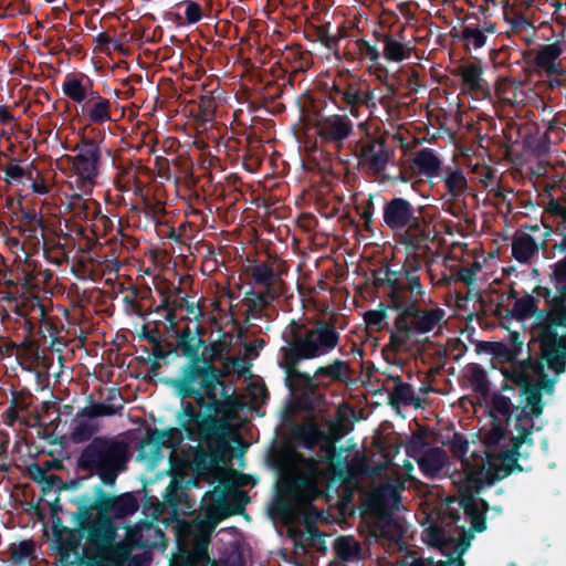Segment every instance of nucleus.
I'll list each match as a JSON object with an SVG mask.
<instances>
[{
	"mask_svg": "<svg viewBox=\"0 0 566 566\" xmlns=\"http://www.w3.org/2000/svg\"><path fill=\"white\" fill-rule=\"evenodd\" d=\"M348 264H335V281L331 289L332 301L340 311L331 321L316 319L297 322L292 319L289 324L290 339L287 345L281 347L280 367L286 374V386L294 392L302 390L304 398L314 395L317 385L308 373L300 371L297 366L302 360L313 359L334 349L338 344L336 328H343L340 318L348 319L354 308V297L346 284L348 280Z\"/></svg>",
	"mask_w": 566,
	"mask_h": 566,
	"instance_id": "nucleus-1",
	"label": "nucleus"
},
{
	"mask_svg": "<svg viewBox=\"0 0 566 566\" xmlns=\"http://www.w3.org/2000/svg\"><path fill=\"white\" fill-rule=\"evenodd\" d=\"M239 409L240 403L228 391V387L206 397L205 401L200 398V406L190 408L191 417L200 420V429L208 433L214 447L212 452H207L201 447L197 448L193 462L198 469L208 470L224 461L233 432L231 422L238 416Z\"/></svg>",
	"mask_w": 566,
	"mask_h": 566,
	"instance_id": "nucleus-2",
	"label": "nucleus"
},
{
	"mask_svg": "<svg viewBox=\"0 0 566 566\" xmlns=\"http://www.w3.org/2000/svg\"><path fill=\"white\" fill-rule=\"evenodd\" d=\"M382 468H370L371 474L377 478V485L369 492L361 505V524L375 537H386L397 542L402 534L401 525L394 521L390 512L399 502V488L406 480L412 479L413 465L405 461L402 472L386 470Z\"/></svg>",
	"mask_w": 566,
	"mask_h": 566,
	"instance_id": "nucleus-3",
	"label": "nucleus"
},
{
	"mask_svg": "<svg viewBox=\"0 0 566 566\" xmlns=\"http://www.w3.org/2000/svg\"><path fill=\"white\" fill-rule=\"evenodd\" d=\"M336 31H329L331 23L318 25L315 30L317 40L334 51L339 64L328 92L331 102L340 111H348L354 116V74L349 67L354 61L352 48L354 35V17L342 13L335 15Z\"/></svg>",
	"mask_w": 566,
	"mask_h": 566,
	"instance_id": "nucleus-4",
	"label": "nucleus"
},
{
	"mask_svg": "<svg viewBox=\"0 0 566 566\" xmlns=\"http://www.w3.org/2000/svg\"><path fill=\"white\" fill-rule=\"evenodd\" d=\"M469 443L455 436L451 441V450L461 460L463 471L459 482L461 483V500L459 505L470 516L472 528L476 532L485 530L481 510L485 507L483 501L474 499L483 485H491L495 481L506 476L505 470L486 468L485 459L476 453L475 449L469 450Z\"/></svg>",
	"mask_w": 566,
	"mask_h": 566,
	"instance_id": "nucleus-5",
	"label": "nucleus"
},
{
	"mask_svg": "<svg viewBox=\"0 0 566 566\" xmlns=\"http://www.w3.org/2000/svg\"><path fill=\"white\" fill-rule=\"evenodd\" d=\"M129 457V444L119 436H96L80 451L76 471L85 478L97 476L102 485L113 486L127 470Z\"/></svg>",
	"mask_w": 566,
	"mask_h": 566,
	"instance_id": "nucleus-6",
	"label": "nucleus"
},
{
	"mask_svg": "<svg viewBox=\"0 0 566 566\" xmlns=\"http://www.w3.org/2000/svg\"><path fill=\"white\" fill-rule=\"evenodd\" d=\"M544 365L537 364L534 367L522 366L516 376V380L525 388L522 407H516L511 411V401L504 396L496 395L493 398L494 409L507 416V424L512 429V440L517 447L527 440L533 428V417L542 413L541 396L537 387L546 386V375L543 373Z\"/></svg>",
	"mask_w": 566,
	"mask_h": 566,
	"instance_id": "nucleus-7",
	"label": "nucleus"
},
{
	"mask_svg": "<svg viewBox=\"0 0 566 566\" xmlns=\"http://www.w3.org/2000/svg\"><path fill=\"white\" fill-rule=\"evenodd\" d=\"M244 496L245 493L242 491L234 493V497L242 499ZM209 500V507L206 511L208 520L188 524L186 527L187 541L190 544L189 549L196 551L199 556L209 554L208 547L211 542V535L218 522L230 515L241 513L245 504V501L240 500L233 507H230L226 491L220 489L212 491Z\"/></svg>",
	"mask_w": 566,
	"mask_h": 566,
	"instance_id": "nucleus-8",
	"label": "nucleus"
},
{
	"mask_svg": "<svg viewBox=\"0 0 566 566\" xmlns=\"http://www.w3.org/2000/svg\"><path fill=\"white\" fill-rule=\"evenodd\" d=\"M319 469L313 460L304 471H297L283 481L285 492L300 504L306 507L305 523L311 538L321 537L322 534L312 525L322 517L323 512L313 505V502L323 495L317 485Z\"/></svg>",
	"mask_w": 566,
	"mask_h": 566,
	"instance_id": "nucleus-9",
	"label": "nucleus"
},
{
	"mask_svg": "<svg viewBox=\"0 0 566 566\" xmlns=\"http://www.w3.org/2000/svg\"><path fill=\"white\" fill-rule=\"evenodd\" d=\"M105 485L95 484L92 493L82 494V515L85 518L92 516L94 510H99L103 514L112 518L115 524L128 525L125 521L127 516L133 515L139 509L138 499L130 492L118 495L108 493Z\"/></svg>",
	"mask_w": 566,
	"mask_h": 566,
	"instance_id": "nucleus-10",
	"label": "nucleus"
},
{
	"mask_svg": "<svg viewBox=\"0 0 566 566\" xmlns=\"http://www.w3.org/2000/svg\"><path fill=\"white\" fill-rule=\"evenodd\" d=\"M72 503L76 505L77 510L70 512V515L82 535H85L87 544L94 552L99 547L112 544L117 538L118 531L126 527L124 524H115L112 518L99 510H94L96 512L94 517L92 515L85 518L80 514L82 513V495L72 499Z\"/></svg>",
	"mask_w": 566,
	"mask_h": 566,
	"instance_id": "nucleus-11",
	"label": "nucleus"
},
{
	"mask_svg": "<svg viewBox=\"0 0 566 566\" xmlns=\"http://www.w3.org/2000/svg\"><path fill=\"white\" fill-rule=\"evenodd\" d=\"M195 408L191 401L180 402V409L176 413V422L178 427L165 429L166 449H178L185 439L205 444L207 452H212L214 447L210 441L207 432L200 429L198 418L191 417L189 410Z\"/></svg>",
	"mask_w": 566,
	"mask_h": 566,
	"instance_id": "nucleus-12",
	"label": "nucleus"
},
{
	"mask_svg": "<svg viewBox=\"0 0 566 566\" xmlns=\"http://www.w3.org/2000/svg\"><path fill=\"white\" fill-rule=\"evenodd\" d=\"M206 371L202 360L192 359L181 366L179 375L176 378H167L164 380L171 387L175 394L180 398V402L192 399V405L200 406V398L206 400L207 382Z\"/></svg>",
	"mask_w": 566,
	"mask_h": 566,
	"instance_id": "nucleus-13",
	"label": "nucleus"
},
{
	"mask_svg": "<svg viewBox=\"0 0 566 566\" xmlns=\"http://www.w3.org/2000/svg\"><path fill=\"white\" fill-rule=\"evenodd\" d=\"M76 155L69 156L72 169L76 176L77 187L84 192H91L96 184L101 150L98 144H76Z\"/></svg>",
	"mask_w": 566,
	"mask_h": 566,
	"instance_id": "nucleus-14",
	"label": "nucleus"
},
{
	"mask_svg": "<svg viewBox=\"0 0 566 566\" xmlns=\"http://www.w3.org/2000/svg\"><path fill=\"white\" fill-rule=\"evenodd\" d=\"M223 103H226V92L219 84L212 88H209V85L202 86L195 117L198 132L210 130L207 135V139L210 142H221V136L216 134L213 127L217 108Z\"/></svg>",
	"mask_w": 566,
	"mask_h": 566,
	"instance_id": "nucleus-15",
	"label": "nucleus"
},
{
	"mask_svg": "<svg viewBox=\"0 0 566 566\" xmlns=\"http://www.w3.org/2000/svg\"><path fill=\"white\" fill-rule=\"evenodd\" d=\"M49 506L52 516L53 535L59 552L62 555H69L72 552L75 553L80 545V539L83 536L81 531L78 528L72 530L63 525L62 520L59 517V513L63 511L59 496H55L52 502H49ZM75 527L77 526L75 525Z\"/></svg>",
	"mask_w": 566,
	"mask_h": 566,
	"instance_id": "nucleus-16",
	"label": "nucleus"
},
{
	"mask_svg": "<svg viewBox=\"0 0 566 566\" xmlns=\"http://www.w3.org/2000/svg\"><path fill=\"white\" fill-rule=\"evenodd\" d=\"M544 359L556 375L564 371L566 365V335H558L552 327H546L539 335Z\"/></svg>",
	"mask_w": 566,
	"mask_h": 566,
	"instance_id": "nucleus-17",
	"label": "nucleus"
},
{
	"mask_svg": "<svg viewBox=\"0 0 566 566\" xmlns=\"http://www.w3.org/2000/svg\"><path fill=\"white\" fill-rule=\"evenodd\" d=\"M205 334L206 329L200 324H197L195 329L187 324L182 329L175 331L176 348H179L180 354L187 361L192 359L202 360L207 355V353H205Z\"/></svg>",
	"mask_w": 566,
	"mask_h": 566,
	"instance_id": "nucleus-18",
	"label": "nucleus"
},
{
	"mask_svg": "<svg viewBox=\"0 0 566 566\" xmlns=\"http://www.w3.org/2000/svg\"><path fill=\"white\" fill-rule=\"evenodd\" d=\"M504 439V430L497 424L493 423L490 429H485L482 433V442L485 447V463L486 468L505 470L509 474L510 463L513 461L509 451L496 452L499 443Z\"/></svg>",
	"mask_w": 566,
	"mask_h": 566,
	"instance_id": "nucleus-19",
	"label": "nucleus"
},
{
	"mask_svg": "<svg viewBox=\"0 0 566 566\" xmlns=\"http://www.w3.org/2000/svg\"><path fill=\"white\" fill-rule=\"evenodd\" d=\"M314 126L317 135L325 142H343L353 129L347 114L317 115Z\"/></svg>",
	"mask_w": 566,
	"mask_h": 566,
	"instance_id": "nucleus-20",
	"label": "nucleus"
},
{
	"mask_svg": "<svg viewBox=\"0 0 566 566\" xmlns=\"http://www.w3.org/2000/svg\"><path fill=\"white\" fill-rule=\"evenodd\" d=\"M134 549L133 543L126 535L123 541L115 539L112 544L96 549L94 560L96 566H124L130 558L134 562L139 559V555L132 556Z\"/></svg>",
	"mask_w": 566,
	"mask_h": 566,
	"instance_id": "nucleus-21",
	"label": "nucleus"
},
{
	"mask_svg": "<svg viewBox=\"0 0 566 566\" xmlns=\"http://www.w3.org/2000/svg\"><path fill=\"white\" fill-rule=\"evenodd\" d=\"M395 305L403 310L405 315L412 316V325L419 333H429L441 327L446 321V312L442 308L415 311L412 306L405 307L399 292H395Z\"/></svg>",
	"mask_w": 566,
	"mask_h": 566,
	"instance_id": "nucleus-22",
	"label": "nucleus"
},
{
	"mask_svg": "<svg viewBox=\"0 0 566 566\" xmlns=\"http://www.w3.org/2000/svg\"><path fill=\"white\" fill-rule=\"evenodd\" d=\"M458 75L461 78L462 93L470 94L475 99L491 97L486 81L482 77L483 69L479 63H467L458 67Z\"/></svg>",
	"mask_w": 566,
	"mask_h": 566,
	"instance_id": "nucleus-23",
	"label": "nucleus"
},
{
	"mask_svg": "<svg viewBox=\"0 0 566 566\" xmlns=\"http://www.w3.org/2000/svg\"><path fill=\"white\" fill-rule=\"evenodd\" d=\"M15 314L25 319L28 333H32L36 324L51 325L49 322V310L38 295L22 294L15 306Z\"/></svg>",
	"mask_w": 566,
	"mask_h": 566,
	"instance_id": "nucleus-24",
	"label": "nucleus"
},
{
	"mask_svg": "<svg viewBox=\"0 0 566 566\" xmlns=\"http://www.w3.org/2000/svg\"><path fill=\"white\" fill-rule=\"evenodd\" d=\"M126 534L134 545V548H157L166 546L165 533L149 521H140L136 526L126 525Z\"/></svg>",
	"mask_w": 566,
	"mask_h": 566,
	"instance_id": "nucleus-25",
	"label": "nucleus"
},
{
	"mask_svg": "<svg viewBox=\"0 0 566 566\" xmlns=\"http://www.w3.org/2000/svg\"><path fill=\"white\" fill-rule=\"evenodd\" d=\"M324 144H300V161L305 170L328 172L332 169L333 154L323 147Z\"/></svg>",
	"mask_w": 566,
	"mask_h": 566,
	"instance_id": "nucleus-26",
	"label": "nucleus"
},
{
	"mask_svg": "<svg viewBox=\"0 0 566 566\" xmlns=\"http://www.w3.org/2000/svg\"><path fill=\"white\" fill-rule=\"evenodd\" d=\"M553 280L559 295L553 300L551 318L554 324L566 325V259L556 263Z\"/></svg>",
	"mask_w": 566,
	"mask_h": 566,
	"instance_id": "nucleus-27",
	"label": "nucleus"
},
{
	"mask_svg": "<svg viewBox=\"0 0 566 566\" xmlns=\"http://www.w3.org/2000/svg\"><path fill=\"white\" fill-rule=\"evenodd\" d=\"M282 293L283 291H276L275 289H264L260 292H255L253 289L248 291L242 301L247 310V319L262 318L263 311L276 301Z\"/></svg>",
	"mask_w": 566,
	"mask_h": 566,
	"instance_id": "nucleus-28",
	"label": "nucleus"
},
{
	"mask_svg": "<svg viewBox=\"0 0 566 566\" xmlns=\"http://www.w3.org/2000/svg\"><path fill=\"white\" fill-rule=\"evenodd\" d=\"M63 94L81 105L94 92V83L84 73H67L62 82Z\"/></svg>",
	"mask_w": 566,
	"mask_h": 566,
	"instance_id": "nucleus-29",
	"label": "nucleus"
},
{
	"mask_svg": "<svg viewBox=\"0 0 566 566\" xmlns=\"http://www.w3.org/2000/svg\"><path fill=\"white\" fill-rule=\"evenodd\" d=\"M245 274L249 275L255 285L266 289H275L283 291L284 281L281 277V272L275 271L273 265L268 262L254 261L245 269Z\"/></svg>",
	"mask_w": 566,
	"mask_h": 566,
	"instance_id": "nucleus-30",
	"label": "nucleus"
},
{
	"mask_svg": "<svg viewBox=\"0 0 566 566\" xmlns=\"http://www.w3.org/2000/svg\"><path fill=\"white\" fill-rule=\"evenodd\" d=\"M385 221L392 229L417 228L419 222L412 216L410 205L403 199H394L385 209Z\"/></svg>",
	"mask_w": 566,
	"mask_h": 566,
	"instance_id": "nucleus-31",
	"label": "nucleus"
},
{
	"mask_svg": "<svg viewBox=\"0 0 566 566\" xmlns=\"http://www.w3.org/2000/svg\"><path fill=\"white\" fill-rule=\"evenodd\" d=\"M81 116L90 123L103 124L111 119V102L94 90L81 105Z\"/></svg>",
	"mask_w": 566,
	"mask_h": 566,
	"instance_id": "nucleus-32",
	"label": "nucleus"
},
{
	"mask_svg": "<svg viewBox=\"0 0 566 566\" xmlns=\"http://www.w3.org/2000/svg\"><path fill=\"white\" fill-rule=\"evenodd\" d=\"M163 505L166 506L172 515L179 512L185 513V509H190L188 494L181 481L172 479L163 495Z\"/></svg>",
	"mask_w": 566,
	"mask_h": 566,
	"instance_id": "nucleus-33",
	"label": "nucleus"
},
{
	"mask_svg": "<svg viewBox=\"0 0 566 566\" xmlns=\"http://www.w3.org/2000/svg\"><path fill=\"white\" fill-rule=\"evenodd\" d=\"M10 406L6 410V422L12 426L14 422L20 421L27 423L24 412H29V407L32 403V395L25 390H12Z\"/></svg>",
	"mask_w": 566,
	"mask_h": 566,
	"instance_id": "nucleus-34",
	"label": "nucleus"
},
{
	"mask_svg": "<svg viewBox=\"0 0 566 566\" xmlns=\"http://www.w3.org/2000/svg\"><path fill=\"white\" fill-rule=\"evenodd\" d=\"M424 539L429 545L443 551H448L449 547H452L458 555H462L469 547V543L464 542V539L451 538L438 526L428 527L424 533Z\"/></svg>",
	"mask_w": 566,
	"mask_h": 566,
	"instance_id": "nucleus-35",
	"label": "nucleus"
},
{
	"mask_svg": "<svg viewBox=\"0 0 566 566\" xmlns=\"http://www.w3.org/2000/svg\"><path fill=\"white\" fill-rule=\"evenodd\" d=\"M417 463L424 475L434 478L444 468L447 454L438 448L428 449L417 458Z\"/></svg>",
	"mask_w": 566,
	"mask_h": 566,
	"instance_id": "nucleus-36",
	"label": "nucleus"
},
{
	"mask_svg": "<svg viewBox=\"0 0 566 566\" xmlns=\"http://www.w3.org/2000/svg\"><path fill=\"white\" fill-rule=\"evenodd\" d=\"M562 53L563 51L558 43L546 44L538 50L534 64L536 67L543 69L548 76L560 74V70L555 61Z\"/></svg>",
	"mask_w": 566,
	"mask_h": 566,
	"instance_id": "nucleus-37",
	"label": "nucleus"
},
{
	"mask_svg": "<svg viewBox=\"0 0 566 566\" xmlns=\"http://www.w3.org/2000/svg\"><path fill=\"white\" fill-rule=\"evenodd\" d=\"M216 361H220V359L210 358L208 354L202 358V364L206 371V382H207V391L206 397L218 392L220 389L228 387L222 380L223 377L227 376V371L222 368H219L214 365Z\"/></svg>",
	"mask_w": 566,
	"mask_h": 566,
	"instance_id": "nucleus-38",
	"label": "nucleus"
},
{
	"mask_svg": "<svg viewBox=\"0 0 566 566\" xmlns=\"http://www.w3.org/2000/svg\"><path fill=\"white\" fill-rule=\"evenodd\" d=\"M379 56L380 54L376 43L371 44L369 41L356 36V61L358 59L370 61L371 65L369 67H375L377 77L382 80L384 77H387L388 72L386 67L378 63Z\"/></svg>",
	"mask_w": 566,
	"mask_h": 566,
	"instance_id": "nucleus-39",
	"label": "nucleus"
},
{
	"mask_svg": "<svg viewBox=\"0 0 566 566\" xmlns=\"http://www.w3.org/2000/svg\"><path fill=\"white\" fill-rule=\"evenodd\" d=\"M211 563L209 554L199 556L196 551L178 542V552L170 559L169 566H208Z\"/></svg>",
	"mask_w": 566,
	"mask_h": 566,
	"instance_id": "nucleus-40",
	"label": "nucleus"
},
{
	"mask_svg": "<svg viewBox=\"0 0 566 566\" xmlns=\"http://www.w3.org/2000/svg\"><path fill=\"white\" fill-rule=\"evenodd\" d=\"M324 437L325 433L315 423L300 424L293 430L294 440L308 450L315 448Z\"/></svg>",
	"mask_w": 566,
	"mask_h": 566,
	"instance_id": "nucleus-41",
	"label": "nucleus"
},
{
	"mask_svg": "<svg viewBox=\"0 0 566 566\" xmlns=\"http://www.w3.org/2000/svg\"><path fill=\"white\" fill-rule=\"evenodd\" d=\"M158 144H138L137 150H139L143 146H147L148 153L155 155V165L158 170V176L165 179H170V169L169 165H178L179 158L170 153V149L172 148L174 144H169V149L163 147L166 155L171 156V158H167L161 155H156L155 146ZM163 146H166L167 144H161Z\"/></svg>",
	"mask_w": 566,
	"mask_h": 566,
	"instance_id": "nucleus-42",
	"label": "nucleus"
},
{
	"mask_svg": "<svg viewBox=\"0 0 566 566\" xmlns=\"http://www.w3.org/2000/svg\"><path fill=\"white\" fill-rule=\"evenodd\" d=\"M451 564H455V566H463V560L455 558L433 563L431 558L422 559L418 557L415 552L405 553L398 556L395 560V566H451Z\"/></svg>",
	"mask_w": 566,
	"mask_h": 566,
	"instance_id": "nucleus-43",
	"label": "nucleus"
},
{
	"mask_svg": "<svg viewBox=\"0 0 566 566\" xmlns=\"http://www.w3.org/2000/svg\"><path fill=\"white\" fill-rule=\"evenodd\" d=\"M412 48L392 36L384 39V56L391 62H401L411 55Z\"/></svg>",
	"mask_w": 566,
	"mask_h": 566,
	"instance_id": "nucleus-44",
	"label": "nucleus"
},
{
	"mask_svg": "<svg viewBox=\"0 0 566 566\" xmlns=\"http://www.w3.org/2000/svg\"><path fill=\"white\" fill-rule=\"evenodd\" d=\"M390 405L398 409L400 406L419 407V398L416 396L410 386L406 384H396L389 395Z\"/></svg>",
	"mask_w": 566,
	"mask_h": 566,
	"instance_id": "nucleus-45",
	"label": "nucleus"
},
{
	"mask_svg": "<svg viewBox=\"0 0 566 566\" xmlns=\"http://www.w3.org/2000/svg\"><path fill=\"white\" fill-rule=\"evenodd\" d=\"M163 448H166L165 429H148L146 436L139 442V452L142 455H145L147 451L158 454Z\"/></svg>",
	"mask_w": 566,
	"mask_h": 566,
	"instance_id": "nucleus-46",
	"label": "nucleus"
},
{
	"mask_svg": "<svg viewBox=\"0 0 566 566\" xmlns=\"http://www.w3.org/2000/svg\"><path fill=\"white\" fill-rule=\"evenodd\" d=\"M233 338V332H224L217 340L209 345L206 344L205 353H207L210 358L222 360L223 356L232 350Z\"/></svg>",
	"mask_w": 566,
	"mask_h": 566,
	"instance_id": "nucleus-47",
	"label": "nucleus"
},
{
	"mask_svg": "<svg viewBox=\"0 0 566 566\" xmlns=\"http://www.w3.org/2000/svg\"><path fill=\"white\" fill-rule=\"evenodd\" d=\"M41 484V492L42 496H48L50 493L54 492V496H57L55 494L56 491L62 490H73L76 489L80 485L78 480H72L70 482H64L59 475L55 474H46L45 479L40 483ZM52 500H48L46 502H52Z\"/></svg>",
	"mask_w": 566,
	"mask_h": 566,
	"instance_id": "nucleus-48",
	"label": "nucleus"
},
{
	"mask_svg": "<svg viewBox=\"0 0 566 566\" xmlns=\"http://www.w3.org/2000/svg\"><path fill=\"white\" fill-rule=\"evenodd\" d=\"M98 427L85 419H74L71 439L74 443L90 442L97 432Z\"/></svg>",
	"mask_w": 566,
	"mask_h": 566,
	"instance_id": "nucleus-49",
	"label": "nucleus"
},
{
	"mask_svg": "<svg viewBox=\"0 0 566 566\" xmlns=\"http://www.w3.org/2000/svg\"><path fill=\"white\" fill-rule=\"evenodd\" d=\"M415 164L421 174L432 177L438 174L441 161L432 150L423 149L416 156Z\"/></svg>",
	"mask_w": 566,
	"mask_h": 566,
	"instance_id": "nucleus-50",
	"label": "nucleus"
},
{
	"mask_svg": "<svg viewBox=\"0 0 566 566\" xmlns=\"http://www.w3.org/2000/svg\"><path fill=\"white\" fill-rule=\"evenodd\" d=\"M457 38L463 42L467 48L473 46L475 50L481 49L486 43L484 32L473 24H465Z\"/></svg>",
	"mask_w": 566,
	"mask_h": 566,
	"instance_id": "nucleus-51",
	"label": "nucleus"
},
{
	"mask_svg": "<svg viewBox=\"0 0 566 566\" xmlns=\"http://www.w3.org/2000/svg\"><path fill=\"white\" fill-rule=\"evenodd\" d=\"M536 251L534 240L527 234L517 235L512 244V252L516 260L526 262Z\"/></svg>",
	"mask_w": 566,
	"mask_h": 566,
	"instance_id": "nucleus-52",
	"label": "nucleus"
},
{
	"mask_svg": "<svg viewBox=\"0 0 566 566\" xmlns=\"http://www.w3.org/2000/svg\"><path fill=\"white\" fill-rule=\"evenodd\" d=\"M389 158V153L384 149V144H368L361 150V160L370 163L375 169H380Z\"/></svg>",
	"mask_w": 566,
	"mask_h": 566,
	"instance_id": "nucleus-53",
	"label": "nucleus"
},
{
	"mask_svg": "<svg viewBox=\"0 0 566 566\" xmlns=\"http://www.w3.org/2000/svg\"><path fill=\"white\" fill-rule=\"evenodd\" d=\"M144 167L140 161H137L136 166L129 167L124 170L123 184L118 181V188L123 191H133L135 195L143 192L144 184L138 180L137 172Z\"/></svg>",
	"mask_w": 566,
	"mask_h": 566,
	"instance_id": "nucleus-54",
	"label": "nucleus"
},
{
	"mask_svg": "<svg viewBox=\"0 0 566 566\" xmlns=\"http://www.w3.org/2000/svg\"><path fill=\"white\" fill-rule=\"evenodd\" d=\"M10 560L20 564L25 559L35 558V544L31 539L21 541L19 544H11L10 547Z\"/></svg>",
	"mask_w": 566,
	"mask_h": 566,
	"instance_id": "nucleus-55",
	"label": "nucleus"
},
{
	"mask_svg": "<svg viewBox=\"0 0 566 566\" xmlns=\"http://www.w3.org/2000/svg\"><path fill=\"white\" fill-rule=\"evenodd\" d=\"M335 552L339 563H334L332 566H344V563L354 559V537L352 535L338 537L335 541Z\"/></svg>",
	"mask_w": 566,
	"mask_h": 566,
	"instance_id": "nucleus-56",
	"label": "nucleus"
},
{
	"mask_svg": "<svg viewBox=\"0 0 566 566\" xmlns=\"http://www.w3.org/2000/svg\"><path fill=\"white\" fill-rule=\"evenodd\" d=\"M345 500L347 502L348 515L354 516V504L350 505L354 499V458L347 459L345 463Z\"/></svg>",
	"mask_w": 566,
	"mask_h": 566,
	"instance_id": "nucleus-57",
	"label": "nucleus"
},
{
	"mask_svg": "<svg viewBox=\"0 0 566 566\" xmlns=\"http://www.w3.org/2000/svg\"><path fill=\"white\" fill-rule=\"evenodd\" d=\"M159 294L161 297L160 304L155 308L156 313H161L164 308L172 307L178 301H180V296H187L181 286H172L167 290H159Z\"/></svg>",
	"mask_w": 566,
	"mask_h": 566,
	"instance_id": "nucleus-58",
	"label": "nucleus"
},
{
	"mask_svg": "<svg viewBox=\"0 0 566 566\" xmlns=\"http://www.w3.org/2000/svg\"><path fill=\"white\" fill-rule=\"evenodd\" d=\"M536 306L532 296H524L514 302L512 313L518 319H524L534 315Z\"/></svg>",
	"mask_w": 566,
	"mask_h": 566,
	"instance_id": "nucleus-59",
	"label": "nucleus"
},
{
	"mask_svg": "<svg viewBox=\"0 0 566 566\" xmlns=\"http://www.w3.org/2000/svg\"><path fill=\"white\" fill-rule=\"evenodd\" d=\"M0 124L3 126L0 137L7 138L10 142L11 135H14V129L18 126L13 114L6 105L0 106Z\"/></svg>",
	"mask_w": 566,
	"mask_h": 566,
	"instance_id": "nucleus-60",
	"label": "nucleus"
},
{
	"mask_svg": "<svg viewBox=\"0 0 566 566\" xmlns=\"http://www.w3.org/2000/svg\"><path fill=\"white\" fill-rule=\"evenodd\" d=\"M6 181L9 184H25L31 169H25L18 164L10 163L4 168Z\"/></svg>",
	"mask_w": 566,
	"mask_h": 566,
	"instance_id": "nucleus-61",
	"label": "nucleus"
},
{
	"mask_svg": "<svg viewBox=\"0 0 566 566\" xmlns=\"http://www.w3.org/2000/svg\"><path fill=\"white\" fill-rule=\"evenodd\" d=\"M28 182L32 188V191L36 195H48L51 190L50 185L41 177L38 169H31V174L28 175Z\"/></svg>",
	"mask_w": 566,
	"mask_h": 566,
	"instance_id": "nucleus-62",
	"label": "nucleus"
},
{
	"mask_svg": "<svg viewBox=\"0 0 566 566\" xmlns=\"http://www.w3.org/2000/svg\"><path fill=\"white\" fill-rule=\"evenodd\" d=\"M92 405L94 408L95 418L122 415V410L124 409L123 403L112 405L105 402H94Z\"/></svg>",
	"mask_w": 566,
	"mask_h": 566,
	"instance_id": "nucleus-63",
	"label": "nucleus"
},
{
	"mask_svg": "<svg viewBox=\"0 0 566 566\" xmlns=\"http://www.w3.org/2000/svg\"><path fill=\"white\" fill-rule=\"evenodd\" d=\"M186 7L185 15L188 24H195L199 22L202 18V9L201 6L193 0L184 1Z\"/></svg>",
	"mask_w": 566,
	"mask_h": 566,
	"instance_id": "nucleus-64",
	"label": "nucleus"
}]
</instances>
